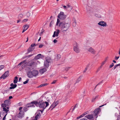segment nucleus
Wrapping results in <instances>:
<instances>
[{"mask_svg": "<svg viewBox=\"0 0 120 120\" xmlns=\"http://www.w3.org/2000/svg\"><path fill=\"white\" fill-rule=\"evenodd\" d=\"M56 25L58 26L62 32H65L69 29L70 25L69 23L67 22L64 21H60L59 19H57Z\"/></svg>", "mask_w": 120, "mask_h": 120, "instance_id": "1", "label": "nucleus"}, {"mask_svg": "<svg viewBox=\"0 0 120 120\" xmlns=\"http://www.w3.org/2000/svg\"><path fill=\"white\" fill-rule=\"evenodd\" d=\"M49 105V103L48 102L45 101V102H42V101H39L38 107L42 109L45 108V109Z\"/></svg>", "mask_w": 120, "mask_h": 120, "instance_id": "2", "label": "nucleus"}, {"mask_svg": "<svg viewBox=\"0 0 120 120\" xmlns=\"http://www.w3.org/2000/svg\"><path fill=\"white\" fill-rule=\"evenodd\" d=\"M33 68L32 67H31L28 65L26 68V70L27 71H28L27 73V75L28 77L30 78H31L33 77V76L31 75V70L33 69Z\"/></svg>", "mask_w": 120, "mask_h": 120, "instance_id": "3", "label": "nucleus"}, {"mask_svg": "<svg viewBox=\"0 0 120 120\" xmlns=\"http://www.w3.org/2000/svg\"><path fill=\"white\" fill-rule=\"evenodd\" d=\"M57 17L60 19L63 20L66 18V15L64 14V12H60V13L58 14Z\"/></svg>", "mask_w": 120, "mask_h": 120, "instance_id": "4", "label": "nucleus"}, {"mask_svg": "<svg viewBox=\"0 0 120 120\" xmlns=\"http://www.w3.org/2000/svg\"><path fill=\"white\" fill-rule=\"evenodd\" d=\"M78 44L76 42H75L73 45L74 50L76 53H78L80 52V49L78 46Z\"/></svg>", "mask_w": 120, "mask_h": 120, "instance_id": "5", "label": "nucleus"}, {"mask_svg": "<svg viewBox=\"0 0 120 120\" xmlns=\"http://www.w3.org/2000/svg\"><path fill=\"white\" fill-rule=\"evenodd\" d=\"M106 103L105 104H104L102 105H101L99 107H102L103 106L105 105H106ZM101 110L99 108H98L95 109L94 111V112L95 114V116H97V115L98 114L99 112Z\"/></svg>", "mask_w": 120, "mask_h": 120, "instance_id": "6", "label": "nucleus"}, {"mask_svg": "<svg viewBox=\"0 0 120 120\" xmlns=\"http://www.w3.org/2000/svg\"><path fill=\"white\" fill-rule=\"evenodd\" d=\"M24 112L23 110L20 111L18 114L17 117L19 118H21L24 117Z\"/></svg>", "mask_w": 120, "mask_h": 120, "instance_id": "7", "label": "nucleus"}, {"mask_svg": "<svg viewBox=\"0 0 120 120\" xmlns=\"http://www.w3.org/2000/svg\"><path fill=\"white\" fill-rule=\"evenodd\" d=\"M9 71H7L5 72V73L0 77V79H4L6 77H8L9 75L8 74Z\"/></svg>", "mask_w": 120, "mask_h": 120, "instance_id": "8", "label": "nucleus"}, {"mask_svg": "<svg viewBox=\"0 0 120 120\" xmlns=\"http://www.w3.org/2000/svg\"><path fill=\"white\" fill-rule=\"evenodd\" d=\"M39 73L38 71L37 70H34L31 72L30 75L33 77L37 75Z\"/></svg>", "mask_w": 120, "mask_h": 120, "instance_id": "9", "label": "nucleus"}, {"mask_svg": "<svg viewBox=\"0 0 120 120\" xmlns=\"http://www.w3.org/2000/svg\"><path fill=\"white\" fill-rule=\"evenodd\" d=\"M60 32V30L59 29H57L56 31H54L53 34L52 36V37H58Z\"/></svg>", "mask_w": 120, "mask_h": 120, "instance_id": "10", "label": "nucleus"}, {"mask_svg": "<svg viewBox=\"0 0 120 120\" xmlns=\"http://www.w3.org/2000/svg\"><path fill=\"white\" fill-rule=\"evenodd\" d=\"M98 24L99 25L103 27L106 26H107L106 22L103 21H101L99 22Z\"/></svg>", "mask_w": 120, "mask_h": 120, "instance_id": "11", "label": "nucleus"}, {"mask_svg": "<svg viewBox=\"0 0 120 120\" xmlns=\"http://www.w3.org/2000/svg\"><path fill=\"white\" fill-rule=\"evenodd\" d=\"M44 57V56L43 55H42L41 54H39L35 56L34 59L35 60H38L40 58H42Z\"/></svg>", "mask_w": 120, "mask_h": 120, "instance_id": "12", "label": "nucleus"}, {"mask_svg": "<svg viewBox=\"0 0 120 120\" xmlns=\"http://www.w3.org/2000/svg\"><path fill=\"white\" fill-rule=\"evenodd\" d=\"M88 51L92 54H94L95 53L96 51L92 47H90L88 49Z\"/></svg>", "mask_w": 120, "mask_h": 120, "instance_id": "13", "label": "nucleus"}, {"mask_svg": "<svg viewBox=\"0 0 120 120\" xmlns=\"http://www.w3.org/2000/svg\"><path fill=\"white\" fill-rule=\"evenodd\" d=\"M85 117L89 119L90 120L93 119V114H89L86 116Z\"/></svg>", "mask_w": 120, "mask_h": 120, "instance_id": "14", "label": "nucleus"}, {"mask_svg": "<svg viewBox=\"0 0 120 120\" xmlns=\"http://www.w3.org/2000/svg\"><path fill=\"white\" fill-rule=\"evenodd\" d=\"M49 62L47 60H46V61L44 63V65L45 67L48 68L49 66Z\"/></svg>", "mask_w": 120, "mask_h": 120, "instance_id": "15", "label": "nucleus"}, {"mask_svg": "<svg viewBox=\"0 0 120 120\" xmlns=\"http://www.w3.org/2000/svg\"><path fill=\"white\" fill-rule=\"evenodd\" d=\"M47 71V69L45 68H44L39 70V72L41 74H43Z\"/></svg>", "mask_w": 120, "mask_h": 120, "instance_id": "16", "label": "nucleus"}, {"mask_svg": "<svg viewBox=\"0 0 120 120\" xmlns=\"http://www.w3.org/2000/svg\"><path fill=\"white\" fill-rule=\"evenodd\" d=\"M10 85L11 86V87H10L9 88V89H14L15 88H16L17 86V85L16 84H14L12 83H11L10 84Z\"/></svg>", "mask_w": 120, "mask_h": 120, "instance_id": "17", "label": "nucleus"}, {"mask_svg": "<svg viewBox=\"0 0 120 120\" xmlns=\"http://www.w3.org/2000/svg\"><path fill=\"white\" fill-rule=\"evenodd\" d=\"M41 116V115L40 112H38L35 116V119L36 120H37L38 119L40 118Z\"/></svg>", "mask_w": 120, "mask_h": 120, "instance_id": "18", "label": "nucleus"}, {"mask_svg": "<svg viewBox=\"0 0 120 120\" xmlns=\"http://www.w3.org/2000/svg\"><path fill=\"white\" fill-rule=\"evenodd\" d=\"M4 103H5L7 106H8L10 104V101L8 100H5L4 101Z\"/></svg>", "mask_w": 120, "mask_h": 120, "instance_id": "19", "label": "nucleus"}, {"mask_svg": "<svg viewBox=\"0 0 120 120\" xmlns=\"http://www.w3.org/2000/svg\"><path fill=\"white\" fill-rule=\"evenodd\" d=\"M61 55L60 54H58L56 57L55 58V60H59L61 58Z\"/></svg>", "mask_w": 120, "mask_h": 120, "instance_id": "20", "label": "nucleus"}, {"mask_svg": "<svg viewBox=\"0 0 120 120\" xmlns=\"http://www.w3.org/2000/svg\"><path fill=\"white\" fill-rule=\"evenodd\" d=\"M32 103L34 104L37 107L38 106L37 105H39V102H38L36 101H32Z\"/></svg>", "mask_w": 120, "mask_h": 120, "instance_id": "21", "label": "nucleus"}, {"mask_svg": "<svg viewBox=\"0 0 120 120\" xmlns=\"http://www.w3.org/2000/svg\"><path fill=\"white\" fill-rule=\"evenodd\" d=\"M26 106L27 107L29 108L30 107L33 106L34 105L33 104L32 102H31L30 103L26 104Z\"/></svg>", "mask_w": 120, "mask_h": 120, "instance_id": "22", "label": "nucleus"}, {"mask_svg": "<svg viewBox=\"0 0 120 120\" xmlns=\"http://www.w3.org/2000/svg\"><path fill=\"white\" fill-rule=\"evenodd\" d=\"M82 76H80L76 80V82L75 84H76L77 83H78L80 81L81 79V78H82Z\"/></svg>", "mask_w": 120, "mask_h": 120, "instance_id": "23", "label": "nucleus"}, {"mask_svg": "<svg viewBox=\"0 0 120 120\" xmlns=\"http://www.w3.org/2000/svg\"><path fill=\"white\" fill-rule=\"evenodd\" d=\"M18 80V79L17 77H15L14 80L13 82L15 84L17 83Z\"/></svg>", "mask_w": 120, "mask_h": 120, "instance_id": "24", "label": "nucleus"}, {"mask_svg": "<svg viewBox=\"0 0 120 120\" xmlns=\"http://www.w3.org/2000/svg\"><path fill=\"white\" fill-rule=\"evenodd\" d=\"M29 27V26L28 25L26 24L23 26V28L26 30Z\"/></svg>", "mask_w": 120, "mask_h": 120, "instance_id": "25", "label": "nucleus"}, {"mask_svg": "<svg viewBox=\"0 0 120 120\" xmlns=\"http://www.w3.org/2000/svg\"><path fill=\"white\" fill-rule=\"evenodd\" d=\"M48 85L47 83H44V84H41L38 87H44V86H46Z\"/></svg>", "mask_w": 120, "mask_h": 120, "instance_id": "26", "label": "nucleus"}, {"mask_svg": "<svg viewBox=\"0 0 120 120\" xmlns=\"http://www.w3.org/2000/svg\"><path fill=\"white\" fill-rule=\"evenodd\" d=\"M35 48H33L30 47L29 48H28L27 49V51H29V52H31Z\"/></svg>", "mask_w": 120, "mask_h": 120, "instance_id": "27", "label": "nucleus"}, {"mask_svg": "<svg viewBox=\"0 0 120 120\" xmlns=\"http://www.w3.org/2000/svg\"><path fill=\"white\" fill-rule=\"evenodd\" d=\"M98 96L99 95H97L95 97H94L92 99V102H94L95 101V100L96 98H98Z\"/></svg>", "mask_w": 120, "mask_h": 120, "instance_id": "28", "label": "nucleus"}, {"mask_svg": "<svg viewBox=\"0 0 120 120\" xmlns=\"http://www.w3.org/2000/svg\"><path fill=\"white\" fill-rule=\"evenodd\" d=\"M59 101H57L55 103L54 106L51 109V110L52 109L54 108L57 105L59 104Z\"/></svg>", "mask_w": 120, "mask_h": 120, "instance_id": "29", "label": "nucleus"}, {"mask_svg": "<svg viewBox=\"0 0 120 120\" xmlns=\"http://www.w3.org/2000/svg\"><path fill=\"white\" fill-rule=\"evenodd\" d=\"M72 25L74 27H75L76 26V22L75 19H74V21L73 22Z\"/></svg>", "mask_w": 120, "mask_h": 120, "instance_id": "30", "label": "nucleus"}, {"mask_svg": "<svg viewBox=\"0 0 120 120\" xmlns=\"http://www.w3.org/2000/svg\"><path fill=\"white\" fill-rule=\"evenodd\" d=\"M3 111L7 113L9 111L7 109L5 108H3Z\"/></svg>", "mask_w": 120, "mask_h": 120, "instance_id": "31", "label": "nucleus"}, {"mask_svg": "<svg viewBox=\"0 0 120 120\" xmlns=\"http://www.w3.org/2000/svg\"><path fill=\"white\" fill-rule=\"evenodd\" d=\"M28 108V107H26V106L25 107H24L23 108V111L24 112H26L28 110V109H27Z\"/></svg>", "mask_w": 120, "mask_h": 120, "instance_id": "32", "label": "nucleus"}, {"mask_svg": "<svg viewBox=\"0 0 120 120\" xmlns=\"http://www.w3.org/2000/svg\"><path fill=\"white\" fill-rule=\"evenodd\" d=\"M89 65H88L85 68V70L83 71V73H85L86 72V71L87 69H88V68L89 67Z\"/></svg>", "mask_w": 120, "mask_h": 120, "instance_id": "33", "label": "nucleus"}, {"mask_svg": "<svg viewBox=\"0 0 120 120\" xmlns=\"http://www.w3.org/2000/svg\"><path fill=\"white\" fill-rule=\"evenodd\" d=\"M36 45H37L35 43L34 44H32L31 45L30 47L32 48H34V47L35 46H36Z\"/></svg>", "mask_w": 120, "mask_h": 120, "instance_id": "34", "label": "nucleus"}, {"mask_svg": "<svg viewBox=\"0 0 120 120\" xmlns=\"http://www.w3.org/2000/svg\"><path fill=\"white\" fill-rule=\"evenodd\" d=\"M23 17V15L22 14H20L19 15L18 18L19 19H21Z\"/></svg>", "mask_w": 120, "mask_h": 120, "instance_id": "35", "label": "nucleus"}, {"mask_svg": "<svg viewBox=\"0 0 120 120\" xmlns=\"http://www.w3.org/2000/svg\"><path fill=\"white\" fill-rule=\"evenodd\" d=\"M26 15V16L27 17L29 18L30 15V14L29 12H27Z\"/></svg>", "mask_w": 120, "mask_h": 120, "instance_id": "36", "label": "nucleus"}, {"mask_svg": "<svg viewBox=\"0 0 120 120\" xmlns=\"http://www.w3.org/2000/svg\"><path fill=\"white\" fill-rule=\"evenodd\" d=\"M7 106L5 103H3L1 104V106L3 108L6 107Z\"/></svg>", "mask_w": 120, "mask_h": 120, "instance_id": "37", "label": "nucleus"}, {"mask_svg": "<svg viewBox=\"0 0 120 120\" xmlns=\"http://www.w3.org/2000/svg\"><path fill=\"white\" fill-rule=\"evenodd\" d=\"M29 80V79H27L26 81L23 82V84H25L28 83Z\"/></svg>", "mask_w": 120, "mask_h": 120, "instance_id": "38", "label": "nucleus"}, {"mask_svg": "<svg viewBox=\"0 0 120 120\" xmlns=\"http://www.w3.org/2000/svg\"><path fill=\"white\" fill-rule=\"evenodd\" d=\"M26 61H27L26 60H24L23 61H22L21 62V63H22V64H25V63H26Z\"/></svg>", "mask_w": 120, "mask_h": 120, "instance_id": "39", "label": "nucleus"}, {"mask_svg": "<svg viewBox=\"0 0 120 120\" xmlns=\"http://www.w3.org/2000/svg\"><path fill=\"white\" fill-rule=\"evenodd\" d=\"M34 62H32L30 63V64L29 66H30L31 67H32V65L34 64Z\"/></svg>", "mask_w": 120, "mask_h": 120, "instance_id": "40", "label": "nucleus"}, {"mask_svg": "<svg viewBox=\"0 0 120 120\" xmlns=\"http://www.w3.org/2000/svg\"><path fill=\"white\" fill-rule=\"evenodd\" d=\"M26 63H25V64H23L22 66V68H24L25 67L26 65Z\"/></svg>", "mask_w": 120, "mask_h": 120, "instance_id": "41", "label": "nucleus"}, {"mask_svg": "<svg viewBox=\"0 0 120 120\" xmlns=\"http://www.w3.org/2000/svg\"><path fill=\"white\" fill-rule=\"evenodd\" d=\"M95 16L96 17L99 18H100L101 17V16L100 15H98L97 14H95Z\"/></svg>", "mask_w": 120, "mask_h": 120, "instance_id": "42", "label": "nucleus"}, {"mask_svg": "<svg viewBox=\"0 0 120 120\" xmlns=\"http://www.w3.org/2000/svg\"><path fill=\"white\" fill-rule=\"evenodd\" d=\"M54 22V21H52L51 22H50V23L49 25V26L51 27L52 26V23L53 24Z\"/></svg>", "mask_w": 120, "mask_h": 120, "instance_id": "43", "label": "nucleus"}, {"mask_svg": "<svg viewBox=\"0 0 120 120\" xmlns=\"http://www.w3.org/2000/svg\"><path fill=\"white\" fill-rule=\"evenodd\" d=\"M4 67V66L3 65H1L0 66V70L1 69H3Z\"/></svg>", "mask_w": 120, "mask_h": 120, "instance_id": "44", "label": "nucleus"}, {"mask_svg": "<svg viewBox=\"0 0 120 120\" xmlns=\"http://www.w3.org/2000/svg\"><path fill=\"white\" fill-rule=\"evenodd\" d=\"M114 65V64L113 63H112V64L110 65L109 66V68H111Z\"/></svg>", "mask_w": 120, "mask_h": 120, "instance_id": "45", "label": "nucleus"}, {"mask_svg": "<svg viewBox=\"0 0 120 120\" xmlns=\"http://www.w3.org/2000/svg\"><path fill=\"white\" fill-rule=\"evenodd\" d=\"M28 20V19H26L23 20L22 22H25L27 21Z\"/></svg>", "mask_w": 120, "mask_h": 120, "instance_id": "46", "label": "nucleus"}, {"mask_svg": "<svg viewBox=\"0 0 120 120\" xmlns=\"http://www.w3.org/2000/svg\"><path fill=\"white\" fill-rule=\"evenodd\" d=\"M57 81V80H54L51 83V84H53L55 83Z\"/></svg>", "mask_w": 120, "mask_h": 120, "instance_id": "47", "label": "nucleus"}, {"mask_svg": "<svg viewBox=\"0 0 120 120\" xmlns=\"http://www.w3.org/2000/svg\"><path fill=\"white\" fill-rule=\"evenodd\" d=\"M54 103H53L52 104V105L51 106H50V108H49V110L51 108H52V107L53 106H54V104H53Z\"/></svg>", "mask_w": 120, "mask_h": 120, "instance_id": "48", "label": "nucleus"}, {"mask_svg": "<svg viewBox=\"0 0 120 120\" xmlns=\"http://www.w3.org/2000/svg\"><path fill=\"white\" fill-rule=\"evenodd\" d=\"M43 45L41 44L39 45V48H42L43 46Z\"/></svg>", "mask_w": 120, "mask_h": 120, "instance_id": "49", "label": "nucleus"}, {"mask_svg": "<svg viewBox=\"0 0 120 120\" xmlns=\"http://www.w3.org/2000/svg\"><path fill=\"white\" fill-rule=\"evenodd\" d=\"M53 42L54 43H55L57 42V41L56 39H55L54 40Z\"/></svg>", "mask_w": 120, "mask_h": 120, "instance_id": "50", "label": "nucleus"}, {"mask_svg": "<svg viewBox=\"0 0 120 120\" xmlns=\"http://www.w3.org/2000/svg\"><path fill=\"white\" fill-rule=\"evenodd\" d=\"M79 120H88L86 119L85 118H83L80 119Z\"/></svg>", "mask_w": 120, "mask_h": 120, "instance_id": "51", "label": "nucleus"}, {"mask_svg": "<svg viewBox=\"0 0 120 120\" xmlns=\"http://www.w3.org/2000/svg\"><path fill=\"white\" fill-rule=\"evenodd\" d=\"M119 56L117 57L116 56L115 57V59L116 60H117L119 59Z\"/></svg>", "mask_w": 120, "mask_h": 120, "instance_id": "52", "label": "nucleus"}, {"mask_svg": "<svg viewBox=\"0 0 120 120\" xmlns=\"http://www.w3.org/2000/svg\"><path fill=\"white\" fill-rule=\"evenodd\" d=\"M103 80H102L101 81L99 82L98 84L97 85H100L101 84V83H102L103 82Z\"/></svg>", "mask_w": 120, "mask_h": 120, "instance_id": "53", "label": "nucleus"}, {"mask_svg": "<svg viewBox=\"0 0 120 120\" xmlns=\"http://www.w3.org/2000/svg\"><path fill=\"white\" fill-rule=\"evenodd\" d=\"M82 116H81V115L80 116H79L77 118V119H79L80 118H82Z\"/></svg>", "mask_w": 120, "mask_h": 120, "instance_id": "54", "label": "nucleus"}, {"mask_svg": "<svg viewBox=\"0 0 120 120\" xmlns=\"http://www.w3.org/2000/svg\"><path fill=\"white\" fill-rule=\"evenodd\" d=\"M70 68V67H68V68H65V70H66V71H68L69 70V69Z\"/></svg>", "mask_w": 120, "mask_h": 120, "instance_id": "55", "label": "nucleus"}, {"mask_svg": "<svg viewBox=\"0 0 120 120\" xmlns=\"http://www.w3.org/2000/svg\"><path fill=\"white\" fill-rule=\"evenodd\" d=\"M22 107H20L19 109V110L20 111H22Z\"/></svg>", "mask_w": 120, "mask_h": 120, "instance_id": "56", "label": "nucleus"}, {"mask_svg": "<svg viewBox=\"0 0 120 120\" xmlns=\"http://www.w3.org/2000/svg\"><path fill=\"white\" fill-rule=\"evenodd\" d=\"M45 109V108L43 109V110H39V111H40L41 112V113H42L43 111H44Z\"/></svg>", "mask_w": 120, "mask_h": 120, "instance_id": "57", "label": "nucleus"}, {"mask_svg": "<svg viewBox=\"0 0 120 120\" xmlns=\"http://www.w3.org/2000/svg\"><path fill=\"white\" fill-rule=\"evenodd\" d=\"M120 66V63L119 64H116L115 65V67H116V68L118 66Z\"/></svg>", "mask_w": 120, "mask_h": 120, "instance_id": "58", "label": "nucleus"}, {"mask_svg": "<svg viewBox=\"0 0 120 120\" xmlns=\"http://www.w3.org/2000/svg\"><path fill=\"white\" fill-rule=\"evenodd\" d=\"M7 114H6L3 118L2 120H4L6 118V116Z\"/></svg>", "mask_w": 120, "mask_h": 120, "instance_id": "59", "label": "nucleus"}, {"mask_svg": "<svg viewBox=\"0 0 120 120\" xmlns=\"http://www.w3.org/2000/svg\"><path fill=\"white\" fill-rule=\"evenodd\" d=\"M88 113V112L87 111L86 112H85L83 113L84 114V115H85L86 114H87V113Z\"/></svg>", "mask_w": 120, "mask_h": 120, "instance_id": "60", "label": "nucleus"}, {"mask_svg": "<svg viewBox=\"0 0 120 120\" xmlns=\"http://www.w3.org/2000/svg\"><path fill=\"white\" fill-rule=\"evenodd\" d=\"M106 60L105 61L103 62L101 64V65H104V64L105 63V62L106 61Z\"/></svg>", "mask_w": 120, "mask_h": 120, "instance_id": "61", "label": "nucleus"}, {"mask_svg": "<svg viewBox=\"0 0 120 120\" xmlns=\"http://www.w3.org/2000/svg\"><path fill=\"white\" fill-rule=\"evenodd\" d=\"M13 98L11 96H10L9 97V99H10L12 98Z\"/></svg>", "mask_w": 120, "mask_h": 120, "instance_id": "62", "label": "nucleus"}, {"mask_svg": "<svg viewBox=\"0 0 120 120\" xmlns=\"http://www.w3.org/2000/svg\"><path fill=\"white\" fill-rule=\"evenodd\" d=\"M33 55V54H32L28 56V57H30L32 56Z\"/></svg>", "mask_w": 120, "mask_h": 120, "instance_id": "63", "label": "nucleus"}, {"mask_svg": "<svg viewBox=\"0 0 120 120\" xmlns=\"http://www.w3.org/2000/svg\"><path fill=\"white\" fill-rule=\"evenodd\" d=\"M21 21V20L20 19H19V20H17V23H18L20 21Z\"/></svg>", "mask_w": 120, "mask_h": 120, "instance_id": "64", "label": "nucleus"}]
</instances>
